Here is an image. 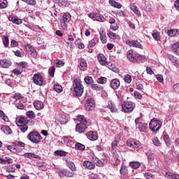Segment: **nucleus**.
Wrapping results in <instances>:
<instances>
[{
    "mask_svg": "<svg viewBox=\"0 0 179 179\" xmlns=\"http://www.w3.org/2000/svg\"><path fill=\"white\" fill-rule=\"evenodd\" d=\"M68 22L66 21H64L62 20H60V27L62 29V30H65L66 27H68V24H66Z\"/></svg>",
    "mask_w": 179,
    "mask_h": 179,
    "instance_id": "13d9d810",
    "label": "nucleus"
},
{
    "mask_svg": "<svg viewBox=\"0 0 179 179\" xmlns=\"http://www.w3.org/2000/svg\"><path fill=\"white\" fill-rule=\"evenodd\" d=\"M116 96L119 100H122L124 97V89L120 88L118 92H116Z\"/></svg>",
    "mask_w": 179,
    "mask_h": 179,
    "instance_id": "473e14b6",
    "label": "nucleus"
},
{
    "mask_svg": "<svg viewBox=\"0 0 179 179\" xmlns=\"http://www.w3.org/2000/svg\"><path fill=\"white\" fill-rule=\"evenodd\" d=\"M1 131H3V132L6 135H10V134H12V129H10L8 126H2Z\"/></svg>",
    "mask_w": 179,
    "mask_h": 179,
    "instance_id": "7c9ffc66",
    "label": "nucleus"
},
{
    "mask_svg": "<svg viewBox=\"0 0 179 179\" xmlns=\"http://www.w3.org/2000/svg\"><path fill=\"white\" fill-rule=\"evenodd\" d=\"M89 17L90 19H93V20H96V22H106V18L103 15L97 13H91L88 14Z\"/></svg>",
    "mask_w": 179,
    "mask_h": 179,
    "instance_id": "423d86ee",
    "label": "nucleus"
},
{
    "mask_svg": "<svg viewBox=\"0 0 179 179\" xmlns=\"http://www.w3.org/2000/svg\"><path fill=\"white\" fill-rule=\"evenodd\" d=\"M8 7V1L7 0H0V9H5Z\"/></svg>",
    "mask_w": 179,
    "mask_h": 179,
    "instance_id": "a18cd8bd",
    "label": "nucleus"
},
{
    "mask_svg": "<svg viewBox=\"0 0 179 179\" xmlns=\"http://www.w3.org/2000/svg\"><path fill=\"white\" fill-rule=\"evenodd\" d=\"M3 44L4 47H8L9 45V37L4 36L3 38Z\"/></svg>",
    "mask_w": 179,
    "mask_h": 179,
    "instance_id": "052dcab7",
    "label": "nucleus"
},
{
    "mask_svg": "<svg viewBox=\"0 0 179 179\" xmlns=\"http://www.w3.org/2000/svg\"><path fill=\"white\" fill-rule=\"evenodd\" d=\"M62 141L64 142V143H66L69 146H72V143H73V139L72 137L69 136H64L62 138Z\"/></svg>",
    "mask_w": 179,
    "mask_h": 179,
    "instance_id": "412c9836",
    "label": "nucleus"
},
{
    "mask_svg": "<svg viewBox=\"0 0 179 179\" xmlns=\"http://www.w3.org/2000/svg\"><path fill=\"white\" fill-rule=\"evenodd\" d=\"M67 166L69 167V169H70V170H71V171H76L77 170L75 163H73V162L72 161L67 162Z\"/></svg>",
    "mask_w": 179,
    "mask_h": 179,
    "instance_id": "cd10ccee",
    "label": "nucleus"
},
{
    "mask_svg": "<svg viewBox=\"0 0 179 179\" xmlns=\"http://www.w3.org/2000/svg\"><path fill=\"white\" fill-rule=\"evenodd\" d=\"M140 132H145L147 128H148V124L145 123H139V124L137 126Z\"/></svg>",
    "mask_w": 179,
    "mask_h": 179,
    "instance_id": "bb28decb",
    "label": "nucleus"
},
{
    "mask_svg": "<svg viewBox=\"0 0 179 179\" xmlns=\"http://www.w3.org/2000/svg\"><path fill=\"white\" fill-rule=\"evenodd\" d=\"M152 37L157 41H159V40H160V34H159V32H157V31L154 32V33H152Z\"/></svg>",
    "mask_w": 179,
    "mask_h": 179,
    "instance_id": "0e129e2a",
    "label": "nucleus"
},
{
    "mask_svg": "<svg viewBox=\"0 0 179 179\" xmlns=\"http://www.w3.org/2000/svg\"><path fill=\"white\" fill-rule=\"evenodd\" d=\"M126 44L127 45H129V47H135L136 48H140V50H143V46L137 40H127L126 41Z\"/></svg>",
    "mask_w": 179,
    "mask_h": 179,
    "instance_id": "6e6552de",
    "label": "nucleus"
},
{
    "mask_svg": "<svg viewBox=\"0 0 179 179\" xmlns=\"http://www.w3.org/2000/svg\"><path fill=\"white\" fill-rule=\"evenodd\" d=\"M8 20H10V22H12L15 24H22V23H23V20L17 17V16L10 15L8 17Z\"/></svg>",
    "mask_w": 179,
    "mask_h": 179,
    "instance_id": "ddd939ff",
    "label": "nucleus"
},
{
    "mask_svg": "<svg viewBox=\"0 0 179 179\" xmlns=\"http://www.w3.org/2000/svg\"><path fill=\"white\" fill-rule=\"evenodd\" d=\"M13 145L16 148H24V146H26V144L22 141H15L13 143Z\"/></svg>",
    "mask_w": 179,
    "mask_h": 179,
    "instance_id": "37998d69",
    "label": "nucleus"
},
{
    "mask_svg": "<svg viewBox=\"0 0 179 179\" xmlns=\"http://www.w3.org/2000/svg\"><path fill=\"white\" fill-rule=\"evenodd\" d=\"M27 139L30 141L32 143H40L41 142V135L36 131H31L27 136Z\"/></svg>",
    "mask_w": 179,
    "mask_h": 179,
    "instance_id": "f03ea898",
    "label": "nucleus"
},
{
    "mask_svg": "<svg viewBox=\"0 0 179 179\" xmlns=\"http://www.w3.org/2000/svg\"><path fill=\"white\" fill-rule=\"evenodd\" d=\"M34 106L36 110H43V108H44V103L41 101H35L34 102Z\"/></svg>",
    "mask_w": 179,
    "mask_h": 179,
    "instance_id": "4be33fe9",
    "label": "nucleus"
},
{
    "mask_svg": "<svg viewBox=\"0 0 179 179\" xmlns=\"http://www.w3.org/2000/svg\"><path fill=\"white\" fill-rule=\"evenodd\" d=\"M97 43H99V38H94L89 42L90 47H94Z\"/></svg>",
    "mask_w": 179,
    "mask_h": 179,
    "instance_id": "49530a36",
    "label": "nucleus"
},
{
    "mask_svg": "<svg viewBox=\"0 0 179 179\" xmlns=\"http://www.w3.org/2000/svg\"><path fill=\"white\" fill-rule=\"evenodd\" d=\"M96 107V103H94V100L92 98L87 99L85 103V109L87 111H92L94 110Z\"/></svg>",
    "mask_w": 179,
    "mask_h": 179,
    "instance_id": "0eeeda50",
    "label": "nucleus"
},
{
    "mask_svg": "<svg viewBox=\"0 0 179 179\" xmlns=\"http://www.w3.org/2000/svg\"><path fill=\"white\" fill-rule=\"evenodd\" d=\"M152 143L155 145V146H160V145H162V143H160V141L159 138H157V137H154L152 138Z\"/></svg>",
    "mask_w": 179,
    "mask_h": 179,
    "instance_id": "603ef678",
    "label": "nucleus"
},
{
    "mask_svg": "<svg viewBox=\"0 0 179 179\" xmlns=\"http://www.w3.org/2000/svg\"><path fill=\"white\" fill-rule=\"evenodd\" d=\"M20 125H26V124H27V118L26 117H20L19 120H18V122H17Z\"/></svg>",
    "mask_w": 179,
    "mask_h": 179,
    "instance_id": "de8ad7c7",
    "label": "nucleus"
},
{
    "mask_svg": "<svg viewBox=\"0 0 179 179\" xmlns=\"http://www.w3.org/2000/svg\"><path fill=\"white\" fill-rule=\"evenodd\" d=\"M99 34L102 44H106V43H107V36H106V32L102 31V33L100 32Z\"/></svg>",
    "mask_w": 179,
    "mask_h": 179,
    "instance_id": "72a5a7b5",
    "label": "nucleus"
},
{
    "mask_svg": "<svg viewBox=\"0 0 179 179\" xmlns=\"http://www.w3.org/2000/svg\"><path fill=\"white\" fill-rule=\"evenodd\" d=\"M17 66H19V68H22V69H26V68L29 66V64L27 62H20L19 63H17Z\"/></svg>",
    "mask_w": 179,
    "mask_h": 179,
    "instance_id": "a19ab883",
    "label": "nucleus"
},
{
    "mask_svg": "<svg viewBox=\"0 0 179 179\" xmlns=\"http://www.w3.org/2000/svg\"><path fill=\"white\" fill-rule=\"evenodd\" d=\"M173 90L176 93H178L179 94V83L175 84L173 85Z\"/></svg>",
    "mask_w": 179,
    "mask_h": 179,
    "instance_id": "774afa93",
    "label": "nucleus"
},
{
    "mask_svg": "<svg viewBox=\"0 0 179 179\" xmlns=\"http://www.w3.org/2000/svg\"><path fill=\"white\" fill-rule=\"evenodd\" d=\"M120 80L118 78L113 79L110 82V87L113 90H117L120 87Z\"/></svg>",
    "mask_w": 179,
    "mask_h": 179,
    "instance_id": "9d476101",
    "label": "nucleus"
},
{
    "mask_svg": "<svg viewBox=\"0 0 179 179\" xmlns=\"http://www.w3.org/2000/svg\"><path fill=\"white\" fill-rule=\"evenodd\" d=\"M167 34L170 37H173V36H176V34H177V31H176V29H169L167 31Z\"/></svg>",
    "mask_w": 179,
    "mask_h": 179,
    "instance_id": "bf43d9fd",
    "label": "nucleus"
},
{
    "mask_svg": "<svg viewBox=\"0 0 179 179\" xmlns=\"http://www.w3.org/2000/svg\"><path fill=\"white\" fill-rule=\"evenodd\" d=\"M147 156L148 163H152L153 160H155V151L152 150H149L147 152H145Z\"/></svg>",
    "mask_w": 179,
    "mask_h": 179,
    "instance_id": "2eb2a0df",
    "label": "nucleus"
},
{
    "mask_svg": "<svg viewBox=\"0 0 179 179\" xmlns=\"http://www.w3.org/2000/svg\"><path fill=\"white\" fill-rule=\"evenodd\" d=\"M172 50L176 52V55H179V43H176L172 45Z\"/></svg>",
    "mask_w": 179,
    "mask_h": 179,
    "instance_id": "f704fd0d",
    "label": "nucleus"
},
{
    "mask_svg": "<svg viewBox=\"0 0 179 179\" xmlns=\"http://www.w3.org/2000/svg\"><path fill=\"white\" fill-rule=\"evenodd\" d=\"M0 117L5 122H9V117L1 110H0Z\"/></svg>",
    "mask_w": 179,
    "mask_h": 179,
    "instance_id": "ea45409f",
    "label": "nucleus"
},
{
    "mask_svg": "<svg viewBox=\"0 0 179 179\" xmlns=\"http://www.w3.org/2000/svg\"><path fill=\"white\" fill-rule=\"evenodd\" d=\"M0 65L2 68H8L12 65V62L9 59H3L0 61Z\"/></svg>",
    "mask_w": 179,
    "mask_h": 179,
    "instance_id": "6ab92c4d",
    "label": "nucleus"
},
{
    "mask_svg": "<svg viewBox=\"0 0 179 179\" xmlns=\"http://www.w3.org/2000/svg\"><path fill=\"white\" fill-rule=\"evenodd\" d=\"M13 99H15V100H20L21 99H23V96H22V94L20 93H15L13 96Z\"/></svg>",
    "mask_w": 179,
    "mask_h": 179,
    "instance_id": "69168bd1",
    "label": "nucleus"
},
{
    "mask_svg": "<svg viewBox=\"0 0 179 179\" xmlns=\"http://www.w3.org/2000/svg\"><path fill=\"white\" fill-rule=\"evenodd\" d=\"M24 157L27 158V159H31V157L32 159H41V157H40L39 155H36L33 152H27V153H24L23 155Z\"/></svg>",
    "mask_w": 179,
    "mask_h": 179,
    "instance_id": "a211bd4d",
    "label": "nucleus"
},
{
    "mask_svg": "<svg viewBox=\"0 0 179 179\" xmlns=\"http://www.w3.org/2000/svg\"><path fill=\"white\" fill-rule=\"evenodd\" d=\"M162 123L159 120H153L150 122L149 127L152 132H157L162 128Z\"/></svg>",
    "mask_w": 179,
    "mask_h": 179,
    "instance_id": "20e7f679",
    "label": "nucleus"
},
{
    "mask_svg": "<svg viewBox=\"0 0 179 179\" xmlns=\"http://www.w3.org/2000/svg\"><path fill=\"white\" fill-rule=\"evenodd\" d=\"M26 50L27 51L28 54L32 55L33 57L37 56V52H36V49L31 46L30 44H27L25 45Z\"/></svg>",
    "mask_w": 179,
    "mask_h": 179,
    "instance_id": "f8f14e48",
    "label": "nucleus"
},
{
    "mask_svg": "<svg viewBox=\"0 0 179 179\" xmlns=\"http://www.w3.org/2000/svg\"><path fill=\"white\" fill-rule=\"evenodd\" d=\"M120 172L122 176H128V168H127V166L122 165Z\"/></svg>",
    "mask_w": 179,
    "mask_h": 179,
    "instance_id": "c85d7f7f",
    "label": "nucleus"
},
{
    "mask_svg": "<svg viewBox=\"0 0 179 179\" xmlns=\"http://www.w3.org/2000/svg\"><path fill=\"white\" fill-rule=\"evenodd\" d=\"M8 150H10L13 153H20L22 152V149L13 145H8L7 147Z\"/></svg>",
    "mask_w": 179,
    "mask_h": 179,
    "instance_id": "aec40b11",
    "label": "nucleus"
},
{
    "mask_svg": "<svg viewBox=\"0 0 179 179\" xmlns=\"http://www.w3.org/2000/svg\"><path fill=\"white\" fill-rule=\"evenodd\" d=\"M130 8L131 10L136 13V15H138V16H141V12L139 11V8L135 5V4H131Z\"/></svg>",
    "mask_w": 179,
    "mask_h": 179,
    "instance_id": "2f4dec72",
    "label": "nucleus"
},
{
    "mask_svg": "<svg viewBox=\"0 0 179 179\" xmlns=\"http://www.w3.org/2000/svg\"><path fill=\"white\" fill-rule=\"evenodd\" d=\"M75 148L77 150L83 151L86 148L85 145L80 143H76L75 145Z\"/></svg>",
    "mask_w": 179,
    "mask_h": 179,
    "instance_id": "c9c22d12",
    "label": "nucleus"
},
{
    "mask_svg": "<svg viewBox=\"0 0 179 179\" xmlns=\"http://www.w3.org/2000/svg\"><path fill=\"white\" fill-rule=\"evenodd\" d=\"M66 177L72 178V177H75V173L69 171V169H66Z\"/></svg>",
    "mask_w": 179,
    "mask_h": 179,
    "instance_id": "864d4df0",
    "label": "nucleus"
},
{
    "mask_svg": "<svg viewBox=\"0 0 179 179\" xmlns=\"http://www.w3.org/2000/svg\"><path fill=\"white\" fill-rule=\"evenodd\" d=\"M27 129H29V127H27L26 124H21V126L19 127V130L23 133L26 132Z\"/></svg>",
    "mask_w": 179,
    "mask_h": 179,
    "instance_id": "e2e57ef3",
    "label": "nucleus"
},
{
    "mask_svg": "<svg viewBox=\"0 0 179 179\" xmlns=\"http://www.w3.org/2000/svg\"><path fill=\"white\" fill-rule=\"evenodd\" d=\"M49 74L51 76V78H54V75L55 74V67L51 66L49 69Z\"/></svg>",
    "mask_w": 179,
    "mask_h": 179,
    "instance_id": "680f3d73",
    "label": "nucleus"
},
{
    "mask_svg": "<svg viewBox=\"0 0 179 179\" xmlns=\"http://www.w3.org/2000/svg\"><path fill=\"white\" fill-rule=\"evenodd\" d=\"M87 129V127H86V123H78L76 126V130L78 134H82L85 132Z\"/></svg>",
    "mask_w": 179,
    "mask_h": 179,
    "instance_id": "1a4fd4ad",
    "label": "nucleus"
},
{
    "mask_svg": "<svg viewBox=\"0 0 179 179\" xmlns=\"http://www.w3.org/2000/svg\"><path fill=\"white\" fill-rule=\"evenodd\" d=\"M58 174L61 178L66 177V169H64L58 171Z\"/></svg>",
    "mask_w": 179,
    "mask_h": 179,
    "instance_id": "8fccbe9b",
    "label": "nucleus"
},
{
    "mask_svg": "<svg viewBox=\"0 0 179 179\" xmlns=\"http://www.w3.org/2000/svg\"><path fill=\"white\" fill-rule=\"evenodd\" d=\"M98 61L103 66L107 65L108 64L107 63V58H106V56L101 53L98 55Z\"/></svg>",
    "mask_w": 179,
    "mask_h": 179,
    "instance_id": "f3484780",
    "label": "nucleus"
},
{
    "mask_svg": "<svg viewBox=\"0 0 179 179\" xmlns=\"http://www.w3.org/2000/svg\"><path fill=\"white\" fill-rule=\"evenodd\" d=\"M106 66L109 69H110V71H113V72H115V73H118V72H120V70H118V69L117 67H115L113 64H109V63H108L106 64Z\"/></svg>",
    "mask_w": 179,
    "mask_h": 179,
    "instance_id": "4c0bfd02",
    "label": "nucleus"
},
{
    "mask_svg": "<svg viewBox=\"0 0 179 179\" xmlns=\"http://www.w3.org/2000/svg\"><path fill=\"white\" fill-rule=\"evenodd\" d=\"M108 36L109 37V38H111L112 40H115L118 37V36L115 34V33L112 31L108 33Z\"/></svg>",
    "mask_w": 179,
    "mask_h": 179,
    "instance_id": "5fc2aeb1",
    "label": "nucleus"
},
{
    "mask_svg": "<svg viewBox=\"0 0 179 179\" xmlns=\"http://www.w3.org/2000/svg\"><path fill=\"white\" fill-rule=\"evenodd\" d=\"M109 3L111 5V6H113V8H117V9H121L122 8V5L115 0H109Z\"/></svg>",
    "mask_w": 179,
    "mask_h": 179,
    "instance_id": "393cba45",
    "label": "nucleus"
},
{
    "mask_svg": "<svg viewBox=\"0 0 179 179\" xmlns=\"http://www.w3.org/2000/svg\"><path fill=\"white\" fill-rule=\"evenodd\" d=\"M135 110V103L132 101H124L122 105V111L123 113H132Z\"/></svg>",
    "mask_w": 179,
    "mask_h": 179,
    "instance_id": "7ed1b4c3",
    "label": "nucleus"
},
{
    "mask_svg": "<svg viewBox=\"0 0 179 179\" xmlns=\"http://www.w3.org/2000/svg\"><path fill=\"white\" fill-rule=\"evenodd\" d=\"M55 153L57 155V156H66L68 155L67 152L62 150H56Z\"/></svg>",
    "mask_w": 179,
    "mask_h": 179,
    "instance_id": "3c124183",
    "label": "nucleus"
},
{
    "mask_svg": "<svg viewBox=\"0 0 179 179\" xmlns=\"http://www.w3.org/2000/svg\"><path fill=\"white\" fill-rule=\"evenodd\" d=\"M108 104L111 113H117L118 111V109L115 107L113 101H108Z\"/></svg>",
    "mask_w": 179,
    "mask_h": 179,
    "instance_id": "b1692460",
    "label": "nucleus"
},
{
    "mask_svg": "<svg viewBox=\"0 0 179 179\" xmlns=\"http://www.w3.org/2000/svg\"><path fill=\"white\" fill-rule=\"evenodd\" d=\"M97 83L99 85H106L107 83V78L106 77H101L97 79Z\"/></svg>",
    "mask_w": 179,
    "mask_h": 179,
    "instance_id": "79ce46f5",
    "label": "nucleus"
},
{
    "mask_svg": "<svg viewBox=\"0 0 179 179\" xmlns=\"http://www.w3.org/2000/svg\"><path fill=\"white\" fill-rule=\"evenodd\" d=\"M86 85H93L94 83V81L93 80V78L90 76H86L84 79Z\"/></svg>",
    "mask_w": 179,
    "mask_h": 179,
    "instance_id": "58836bf2",
    "label": "nucleus"
},
{
    "mask_svg": "<svg viewBox=\"0 0 179 179\" xmlns=\"http://www.w3.org/2000/svg\"><path fill=\"white\" fill-rule=\"evenodd\" d=\"M78 62L79 64V69H80V71H86V68H87V63L86 62V60L83 58H80L78 59Z\"/></svg>",
    "mask_w": 179,
    "mask_h": 179,
    "instance_id": "9b49d317",
    "label": "nucleus"
},
{
    "mask_svg": "<svg viewBox=\"0 0 179 179\" xmlns=\"http://www.w3.org/2000/svg\"><path fill=\"white\" fill-rule=\"evenodd\" d=\"M165 177L168 179H179L178 174H175L171 172H166L165 173Z\"/></svg>",
    "mask_w": 179,
    "mask_h": 179,
    "instance_id": "5701e85b",
    "label": "nucleus"
},
{
    "mask_svg": "<svg viewBox=\"0 0 179 179\" xmlns=\"http://www.w3.org/2000/svg\"><path fill=\"white\" fill-rule=\"evenodd\" d=\"M61 20L69 23V22H71V14H69V13H64L62 15V18L61 19Z\"/></svg>",
    "mask_w": 179,
    "mask_h": 179,
    "instance_id": "a878e982",
    "label": "nucleus"
},
{
    "mask_svg": "<svg viewBox=\"0 0 179 179\" xmlns=\"http://www.w3.org/2000/svg\"><path fill=\"white\" fill-rule=\"evenodd\" d=\"M124 82L126 83H131V82H132V78L129 76V74L124 76Z\"/></svg>",
    "mask_w": 179,
    "mask_h": 179,
    "instance_id": "338daca9",
    "label": "nucleus"
},
{
    "mask_svg": "<svg viewBox=\"0 0 179 179\" xmlns=\"http://www.w3.org/2000/svg\"><path fill=\"white\" fill-rule=\"evenodd\" d=\"M163 139L166 143V145L169 148V146H171V140H170V137L169 135L166 134L163 136Z\"/></svg>",
    "mask_w": 179,
    "mask_h": 179,
    "instance_id": "c756f323",
    "label": "nucleus"
},
{
    "mask_svg": "<svg viewBox=\"0 0 179 179\" xmlns=\"http://www.w3.org/2000/svg\"><path fill=\"white\" fill-rule=\"evenodd\" d=\"M83 165L85 169H87L88 170H93L96 167V165L90 161H85Z\"/></svg>",
    "mask_w": 179,
    "mask_h": 179,
    "instance_id": "dca6fc26",
    "label": "nucleus"
},
{
    "mask_svg": "<svg viewBox=\"0 0 179 179\" xmlns=\"http://www.w3.org/2000/svg\"><path fill=\"white\" fill-rule=\"evenodd\" d=\"M54 90H55V92H57V93H61L63 90L62 86L59 84H56L55 85H54Z\"/></svg>",
    "mask_w": 179,
    "mask_h": 179,
    "instance_id": "09e8293b",
    "label": "nucleus"
},
{
    "mask_svg": "<svg viewBox=\"0 0 179 179\" xmlns=\"http://www.w3.org/2000/svg\"><path fill=\"white\" fill-rule=\"evenodd\" d=\"M53 2L57 3L59 6H66L68 5L64 0H53Z\"/></svg>",
    "mask_w": 179,
    "mask_h": 179,
    "instance_id": "c03bdc74",
    "label": "nucleus"
},
{
    "mask_svg": "<svg viewBox=\"0 0 179 179\" xmlns=\"http://www.w3.org/2000/svg\"><path fill=\"white\" fill-rule=\"evenodd\" d=\"M32 82L37 85V86H43L44 83V79H43V76L40 73H35L32 78Z\"/></svg>",
    "mask_w": 179,
    "mask_h": 179,
    "instance_id": "39448f33",
    "label": "nucleus"
},
{
    "mask_svg": "<svg viewBox=\"0 0 179 179\" xmlns=\"http://www.w3.org/2000/svg\"><path fill=\"white\" fill-rule=\"evenodd\" d=\"M27 117L28 118H34L36 117V114H34V112L33 110H29L26 113Z\"/></svg>",
    "mask_w": 179,
    "mask_h": 179,
    "instance_id": "4d7b16f0",
    "label": "nucleus"
},
{
    "mask_svg": "<svg viewBox=\"0 0 179 179\" xmlns=\"http://www.w3.org/2000/svg\"><path fill=\"white\" fill-rule=\"evenodd\" d=\"M86 136L87 138V139H89L90 141H97L98 139V136H97V133H96V131H88L86 134Z\"/></svg>",
    "mask_w": 179,
    "mask_h": 179,
    "instance_id": "4468645a",
    "label": "nucleus"
},
{
    "mask_svg": "<svg viewBox=\"0 0 179 179\" xmlns=\"http://www.w3.org/2000/svg\"><path fill=\"white\" fill-rule=\"evenodd\" d=\"M73 96H74L75 97H80V96H82L83 94V90H84V87H83V85H82V83H80V81H79V80L78 79H74L73 82Z\"/></svg>",
    "mask_w": 179,
    "mask_h": 179,
    "instance_id": "f257e3e1",
    "label": "nucleus"
},
{
    "mask_svg": "<svg viewBox=\"0 0 179 179\" xmlns=\"http://www.w3.org/2000/svg\"><path fill=\"white\" fill-rule=\"evenodd\" d=\"M78 121H80V124H87V122L86 121V119H85V117L83 115H78L77 117Z\"/></svg>",
    "mask_w": 179,
    "mask_h": 179,
    "instance_id": "6e6d98bb",
    "label": "nucleus"
},
{
    "mask_svg": "<svg viewBox=\"0 0 179 179\" xmlns=\"http://www.w3.org/2000/svg\"><path fill=\"white\" fill-rule=\"evenodd\" d=\"M55 65L56 68H61L65 65V62L62 60L56 59L55 61Z\"/></svg>",
    "mask_w": 179,
    "mask_h": 179,
    "instance_id": "e433bc0d",
    "label": "nucleus"
}]
</instances>
